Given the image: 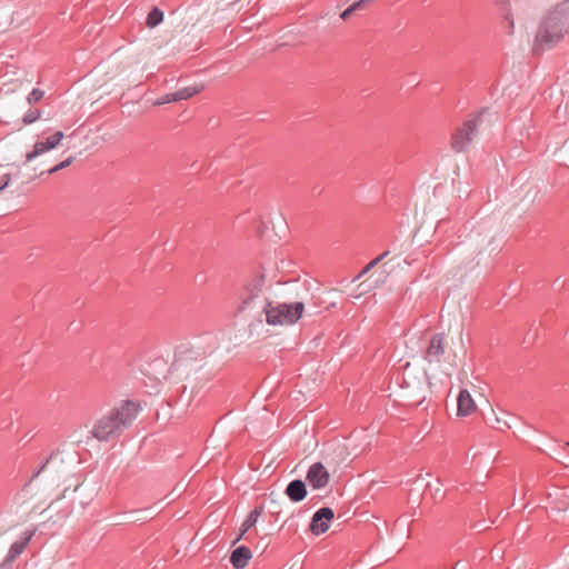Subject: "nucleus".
Masks as SVG:
<instances>
[{
	"mask_svg": "<svg viewBox=\"0 0 569 569\" xmlns=\"http://www.w3.org/2000/svg\"><path fill=\"white\" fill-rule=\"evenodd\" d=\"M39 118H40V111L39 110H29L23 116L22 121H23L24 124H31L34 121H37Z\"/></svg>",
	"mask_w": 569,
	"mask_h": 569,
	"instance_id": "18",
	"label": "nucleus"
},
{
	"mask_svg": "<svg viewBox=\"0 0 569 569\" xmlns=\"http://www.w3.org/2000/svg\"><path fill=\"white\" fill-rule=\"evenodd\" d=\"M382 260V257L381 256H378L377 258H375L373 260H371V266H377L380 261Z\"/></svg>",
	"mask_w": 569,
	"mask_h": 569,
	"instance_id": "26",
	"label": "nucleus"
},
{
	"mask_svg": "<svg viewBox=\"0 0 569 569\" xmlns=\"http://www.w3.org/2000/svg\"><path fill=\"white\" fill-rule=\"evenodd\" d=\"M495 421H496V423H497V428H498V429H502L503 427H505V428H510V427H511V426H510V423H509L507 420H502V419H501V418H499V417H496V418H495Z\"/></svg>",
	"mask_w": 569,
	"mask_h": 569,
	"instance_id": "23",
	"label": "nucleus"
},
{
	"mask_svg": "<svg viewBox=\"0 0 569 569\" xmlns=\"http://www.w3.org/2000/svg\"><path fill=\"white\" fill-rule=\"evenodd\" d=\"M563 151H565L566 153H568V152H569V141H566V142H565V144H563Z\"/></svg>",
	"mask_w": 569,
	"mask_h": 569,
	"instance_id": "27",
	"label": "nucleus"
},
{
	"mask_svg": "<svg viewBox=\"0 0 569 569\" xmlns=\"http://www.w3.org/2000/svg\"><path fill=\"white\" fill-rule=\"evenodd\" d=\"M369 3H371V0H359L353 2L350 7L353 8V11L356 12L366 9Z\"/></svg>",
	"mask_w": 569,
	"mask_h": 569,
	"instance_id": "20",
	"label": "nucleus"
},
{
	"mask_svg": "<svg viewBox=\"0 0 569 569\" xmlns=\"http://www.w3.org/2000/svg\"><path fill=\"white\" fill-rule=\"evenodd\" d=\"M447 342L443 333H436L430 338L423 358L429 363H440L446 352Z\"/></svg>",
	"mask_w": 569,
	"mask_h": 569,
	"instance_id": "5",
	"label": "nucleus"
},
{
	"mask_svg": "<svg viewBox=\"0 0 569 569\" xmlns=\"http://www.w3.org/2000/svg\"><path fill=\"white\" fill-rule=\"evenodd\" d=\"M251 550L246 546L237 547L230 556V562L236 569H243L251 559Z\"/></svg>",
	"mask_w": 569,
	"mask_h": 569,
	"instance_id": "11",
	"label": "nucleus"
},
{
	"mask_svg": "<svg viewBox=\"0 0 569 569\" xmlns=\"http://www.w3.org/2000/svg\"><path fill=\"white\" fill-rule=\"evenodd\" d=\"M485 110L477 116L466 120L461 128L452 134L451 147L456 152L466 151L478 132L481 117Z\"/></svg>",
	"mask_w": 569,
	"mask_h": 569,
	"instance_id": "4",
	"label": "nucleus"
},
{
	"mask_svg": "<svg viewBox=\"0 0 569 569\" xmlns=\"http://www.w3.org/2000/svg\"><path fill=\"white\" fill-rule=\"evenodd\" d=\"M139 410L140 407L136 402L124 401L119 408H114L96 421L91 430L92 437L99 441H109L120 437L138 417Z\"/></svg>",
	"mask_w": 569,
	"mask_h": 569,
	"instance_id": "2",
	"label": "nucleus"
},
{
	"mask_svg": "<svg viewBox=\"0 0 569 569\" xmlns=\"http://www.w3.org/2000/svg\"><path fill=\"white\" fill-rule=\"evenodd\" d=\"M264 276L254 274L247 282L241 296L240 311L261 309L266 315V321L271 326H284L296 323L302 316L305 306L302 302L272 303L262 295Z\"/></svg>",
	"mask_w": 569,
	"mask_h": 569,
	"instance_id": "1",
	"label": "nucleus"
},
{
	"mask_svg": "<svg viewBox=\"0 0 569 569\" xmlns=\"http://www.w3.org/2000/svg\"><path fill=\"white\" fill-rule=\"evenodd\" d=\"M63 139V132L57 131L44 141H38L33 144V150L26 154V163L34 160L42 153L54 149Z\"/></svg>",
	"mask_w": 569,
	"mask_h": 569,
	"instance_id": "8",
	"label": "nucleus"
},
{
	"mask_svg": "<svg viewBox=\"0 0 569 569\" xmlns=\"http://www.w3.org/2000/svg\"><path fill=\"white\" fill-rule=\"evenodd\" d=\"M73 160H74L73 157H69L66 160L58 163L57 166L50 168L49 170L42 171L41 174H43V173L53 174V173L67 168L68 166H70L73 162Z\"/></svg>",
	"mask_w": 569,
	"mask_h": 569,
	"instance_id": "16",
	"label": "nucleus"
},
{
	"mask_svg": "<svg viewBox=\"0 0 569 569\" xmlns=\"http://www.w3.org/2000/svg\"><path fill=\"white\" fill-rule=\"evenodd\" d=\"M375 266H371V261L359 272V274L355 278V280L360 279L365 274H367Z\"/></svg>",
	"mask_w": 569,
	"mask_h": 569,
	"instance_id": "24",
	"label": "nucleus"
},
{
	"mask_svg": "<svg viewBox=\"0 0 569 569\" xmlns=\"http://www.w3.org/2000/svg\"><path fill=\"white\" fill-rule=\"evenodd\" d=\"M33 535H34L33 530L26 531L23 533V538H21L20 540L16 541L11 545L7 556L0 563V569H10L12 567L16 559L24 551V549L31 541Z\"/></svg>",
	"mask_w": 569,
	"mask_h": 569,
	"instance_id": "7",
	"label": "nucleus"
},
{
	"mask_svg": "<svg viewBox=\"0 0 569 569\" xmlns=\"http://www.w3.org/2000/svg\"><path fill=\"white\" fill-rule=\"evenodd\" d=\"M163 20V12L154 7L147 16L146 23L149 28H154L160 24Z\"/></svg>",
	"mask_w": 569,
	"mask_h": 569,
	"instance_id": "15",
	"label": "nucleus"
},
{
	"mask_svg": "<svg viewBox=\"0 0 569 569\" xmlns=\"http://www.w3.org/2000/svg\"><path fill=\"white\" fill-rule=\"evenodd\" d=\"M51 458H52V455H51V456H50V457H49V458H48V459H47V460H46V461H44V462L39 467V469H37V470L33 472V475H32V477H31V479H30V481H29V482H31L34 478H37V477H38V476H39V475H40V473L46 469V467H47V465L49 463V460H50Z\"/></svg>",
	"mask_w": 569,
	"mask_h": 569,
	"instance_id": "22",
	"label": "nucleus"
},
{
	"mask_svg": "<svg viewBox=\"0 0 569 569\" xmlns=\"http://www.w3.org/2000/svg\"><path fill=\"white\" fill-rule=\"evenodd\" d=\"M262 511H263V508L261 506H259V507H256L248 515V517L241 525L240 532H239L238 537L234 539L233 545L237 543L238 541H240L243 538V536L246 535V532L257 523Z\"/></svg>",
	"mask_w": 569,
	"mask_h": 569,
	"instance_id": "13",
	"label": "nucleus"
},
{
	"mask_svg": "<svg viewBox=\"0 0 569 569\" xmlns=\"http://www.w3.org/2000/svg\"><path fill=\"white\" fill-rule=\"evenodd\" d=\"M388 254H389V251H385L380 256L382 257V259H385Z\"/></svg>",
	"mask_w": 569,
	"mask_h": 569,
	"instance_id": "28",
	"label": "nucleus"
},
{
	"mask_svg": "<svg viewBox=\"0 0 569 569\" xmlns=\"http://www.w3.org/2000/svg\"><path fill=\"white\" fill-rule=\"evenodd\" d=\"M569 33V0L557 4L541 21L535 38V51L555 47Z\"/></svg>",
	"mask_w": 569,
	"mask_h": 569,
	"instance_id": "3",
	"label": "nucleus"
},
{
	"mask_svg": "<svg viewBox=\"0 0 569 569\" xmlns=\"http://www.w3.org/2000/svg\"><path fill=\"white\" fill-rule=\"evenodd\" d=\"M330 479L328 470L321 462H315L310 466L307 480L313 489L325 488Z\"/></svg>",
	"mask_w": 569,
	"mask_h": 569,
	"instance_id": "9",
	"label": "nucleus"
},
{
	"mask_svg": "<svg viewBox=\"0 0 569 569\" xmlns=\"http://www.w3.org/2000/svg\"><path fill=\"white\" fill-rule=\"evenodd\" d=\"M476 528H479L480 530H482L483 528H481L480 525H476Z\"/></svg>",
	"mask_w": 569,
	"mask_h": 569,
	"instance_id": "29",
	"label": "nucleus"
},
{
	"mask_svg": "<svg viewBox=\"0 0 569 569\" xmlns=\"http://www.w3.org/2000/svg\"><path fill=\"white\" fill-rule=\"evenodd\" d=\"M10 181H11L10 173H4V174L0 176V191L6 189L9 186Z\"/></svg>",
	"mask_w": 569,
	"mask_h": 569,
	"instance_id": "21",
	"label": "nucleus"
},
{
	"mask_svg": "<svg viewBox=\"0 0 569 569\" xmlns=\"http://www.w3.org/2000/svg\"><path fill=\"white\" fill-rule=\"evenodd\" d=\"M203 90V86L202 84H196V86H191V87H186V88H182L178 91L174 92V97L177 98V101H181V100H186V99H189L191 98L192 96L201 92Z\"/></svg>",
	"mask_w": 569,
	"mask_h": 569,
	"instance_id": "14",
	"label": "nucleus"
},
{
	"mask_svg": "<svg viewBox=\"0 0 569 569\" xmlns=\"http://www.w3.org/2000/svg\"><path fill=\"white\" fill-rule=\"evenodd\" d=\"M44 96V91L34 88L27 97V101L29 104L36 103L40 101Z\"/></svg>",
	"mask_w": 569,
	"mask_h": 569,
	"instance_id": "17",
	"label": "nucleus"
},
{
	"mask_svg": "<svg viewBox=\"0 0 569 569\" xmlns=\"http://www.w3.org/2000/svg\"><path fill=\"white\" fill-rule=\"evenodd\" d=\"M458 416H469L475 409V401L467 390H461L457 399Z\"/></svg>",
	"mask_w": 569,
	"mask_h": 569,
	"instance_id": "12",
	"label": "nucleus"
},
{
	"mask_svg": "<svg viewBox=\"0 0 569 569\" xmlns=\"http://www.w3.org/2000/svg\"><path fill=\"white\" fill-rule=\"evenodd\" d=\"M171 102H177V98L174 97V92L163 94L156 102L154 106H162Z\"/></svg>",
	"mask_w": 569,
	"mask_h": 569,
	"instance_id": "19",
	"label": "nucleus"
},
{
	"mask_svg": "<svg viewBox=\"0 0 569 569\" xmlns=\"http://www.w3.org/2000/svg\"><path fill=\"white\" fill-rule=\"evenodd\" d=\"M352 13H355L353 8H351V7L349 6L346 10H343V11L340 13V18H341L342 20H346V19H348Z\"/></svg>",
	"mask_w": 569,
	"mask_h": 569,
	"instance_id": "25",
	"label": "nucleus"
},
{
	"mask_svg": "<svg viewBox=\"0 0 569 569\" xmlns=\"http://www.w3.org/2000/svg\"><path fill=\"white\" fill-rule=\"evenodd\" d=\"M333 517L335 512L331 508L322 507L318 509L311 518L309 525L310 531L316 536L325 533L329 529L330 521L333 519Z\"/></svg>",
	"mask_w": 569,
	"mask_h": 569,
	"instance_id": "6",
	"label": "nucleus"
},
{
	"mask_svg": "<svg viewBox=\"0 0 569 569\" xmlns=\"http://www.w3.org/2000/svg\"><path fill=\"white\" fill-rule=\"evenodd\" d=\"M566 446L569 447V441L566 442Z\"/></svg>",
	"mask_w": 569,
	"mask_h": 569,
	"instance_id": "30",
	"label": "nucleus"
},
{
	"mask_svg": "<svg viewBox=\"0 0 569 569\" xmlns=\"http://www.w3.org/2000/svg\"><path fill=\"white\" fill-rule=\"evenodd\" d=\"M284 493L291 501L299 502L307 496L306 483L300 479H295L288 483Z\"/></svg>",
	"mask_w": 569,
	"mask_h": 569,
	"instance_id": "10",
	"label": "nucleus"
}]
</instances>
